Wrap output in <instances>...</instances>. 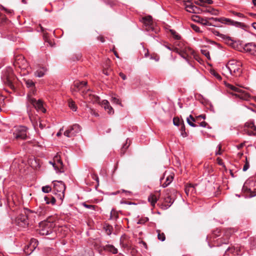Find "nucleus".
<instances>
[{
  "label": "nucleus",
  "mask_w": 256,
  "mask_h": 256,
  "mask_svg": "<svg viewBox=\"0 0 256 256\" xmlns=\"http://www.w3.org/2000/svg\"><path fill=\"white\" fill-rule=\"evenodd\" d=\"M68 106L70 108L71 110L76 112L77 110V106L75 104L74 101H73L72 99H70L68 100Z\"/></svg>",
  "instance_id": "obj_34"
},
{
  "label": "nucleus",
  "mask_w": 256,
  "mask_h": 256,
  "mask_svg": "<svg viewBox=\"0 0 256 256\" xmlns=\"http://www.w3.org/2000/svg\"><path fill=\"white\" fill-rule=\"evenodd\" d=\"M226 43H227L228 44H230V45H231L232 44V40L230 38V37H228V36H225V38H223Z\"/></svg>",
  "instance_id": "obj_51"
},
{
  "label": "nucleus",
  "mask_w": 256,
  "mask_h": 256,
  "mask_svg": "<svg viewBox=\"0 0 256 256\" xmlns=\"http://www.w3.org/2000/svg\"><path fill=\"white\" fill-rule=\"evenodd\" d=\"M201 52L208 59H210V53H209V52L207 50H201Z\"/></svg>",
  "instance_id": "obj_50"
},
{
  "label": "nucleus",
  "mask_w": 256,
  "mask_h": 256,
  "mask_svg": "<svg viewBox=\"0 0 256 256\" xmlns=\"http://www.w3.org/2000/svg\"><path fill=\"white\" fill-rule=\"evenodd\" d=\"M245 160V164H244V166L243 167V171H244V172H246V170H247L249 168V166H250L249 162H248L246 157V160Z\"/></svg>",
  "instance_id": "obj_46"
},
{
  "label": "nucleus",
  "mask_w": 256,
  "mask_h": 256,
  "mask_svg": "<svg viewBox=\"0 0 256 256\" xmlns=\"http://www.w3.org/2000/svg\"><path fill=\"white\" fill-rule=\"evenodd\" d=\"M245 126L247 127V128H245L244 130L248 134H256V126L253 122H247Z\"/></svg>",
  "instance_id": "obj_16"
},
{
  "label": "nucleus",
  "mask_w": 256,
  "mask_h": 256,
  "mask_svg": "<svg viewBox=\"0 0 256 256\" xmlns=\"http://www.w3.org/2000/svg\"><path fill=\"white\" fill-rule=\"evenodd\" d=\"M221 234V230L220 229H216V230H214L212 234L214 236L217 237L220 236Z\"/></svg>",
  "instance_id": "obj_48"
},
{
  "label": "nucleus",
  "mask_w": 256,
  "mask_h": 256,
  "mask_svg": "<svg viewBox=\"0 0 256 256\" xmlns=\"http://www.w3.org/2000/svg\"><path fill=\"white\" fill-rule=\"evenodd\" d=\"M37 246L38 241L36 239H32L30 245L28 246V248H30L31 251H33Z\"/></svg>",
  "instance_id": "obj_32"
},
{
  "label": "nucleus",
  "mask_w": 256,
  "mask_h": 256,
  "mask_svg": "<svg viewBox=\"0 0 256 256\" xmlns=\"http://www.w3.org/2000/svg\"><path fill=\"white\" fill-rule=\"evenodd\" d=\"M84 206L86 208H90V209H92V210H96L97 208H98V206H95V205H91V204H88L86 203H84L83 204Z\"/></svg>",
  "instance_id": "obj_45"
},
{
  "label": "nucleus",
  "mask_w": 256,
  "mask_h": 256,
  "mask_svg": "<svg viewBox=\"0 0 256 256\" xmlns=\"http://www.w3.org/2000/svg\"><path fill=\"white\" fill-rule=\"evenodd\" d=\"M174 52L178 54L184 58L188 60L189 58L194 54V50L189 47L184 46V49L180 50L178 48H174Z\"/></svg>",
  "instance_id": "obj_7"
},
{
  "label": "nucleus",
  "mask_w": 256,
  "mask_h": 256,
  "mask_svg": "<svg viewBox=\"0 0 256 256\" xmlns=\"http://www.w3.org/2000/svg\"><path fill=\"white\" fill-rule=\"evenodd\" d=\"M168 191V190H166V192ZM164 203L166 206L170 207L171 204L174 202V200L171 198V196L170 195L168 192H167L166 194V196L164 198Z\"/></svg>",
  "instance_id": "obj_24"
},
{
  "label": "nucleus",
  "mask_w": 256,
  "mask_h": 256,
  "mask_svg": "<svg viewBox=\"0 0 256 256\" xmlns=\"http://www.w3.org/2000/svg\"><path fill=\"white\" fill-rule=\"evenodd\" d=\"M44 200L46 204H54L56 202L55 198L52 195H48V196H44Z\"/></svg>",
  "instance_id": "obj_29"
},
{
  "label": "nucleus",
  "mask_w": 256,
  "mask_h": 256,
  "mask_svg": "<svg viewBox=\"0 0 256 256\" xmlns=\"http://www.w3.org/2000/svg\"><path fill=\"white\" fill-rule=\"evenodd\" d=\"M174 177L172 176H166V180L164 182H162L164 180V178H160V183L162 184V186L164 188L166 187L168 185H169L172 182V181Z\"/></svg>",
  "instance_id": "obj_22"
},
{
  "label": "nucleus",
  "mask_w": 256,
  "mask_h": 256,
  "mask_svg": "<svg viewBox=\"0 0 256 256\" xmlns=\"http://www.w3.org/2000/svg\"><path fill=\"white\" fill-rule=\"evenodd\" d=\"M242 63L235 60H230L226 66L230 73L236 76H240L242 74Z\"/></svg>",
  "instance_id": "obj_3"
},
{
  "label": "nucleus",
  "mask_w": 256,
  "mask_h": 256,
  "mask_svg": "<svg viewBox=\"0 0 256 256\" xmlns=\"http://www.w3.org/2000/svg\"><path fill=\"white\" fill-rule=\"evenodd\" d=\"M26 84L28 88H32V90H34L35 88V84L31 80H25Z\"/></svg>",
  "instance_id": "obj_35"
},
{
  "label": "nucleus",
  "mask_w": 256,
  "mask_h": 256,
  "mask_svg": "<svg viewBox=\"0 0 256 256\" xmlns=\"http://www.w3.org/2000/svg\"><path fill=\"white\" fill-rule=\"evenodd\" d=\"M14 135L16 139H26L27 137L26 128L23 126H20L16 128L14 132Z\"/></svg>",
  "instance_id": "obj_8"
},
{
  "label": "nucleus",
  "mask_w": 256,
  "mask_h": 256,
  "mask_svg": "<svg viewBox=\"0 0 256 256\" xmlns=\"http://www.w3.org/2000/svg\"><path fill=\"white\" fill-rule=\"evenodd\" d=\"M92 177L93 179L95 180L97 182V183L98 184L99 180L98 175L96 174H93Z\"/></svg>",
  "instance_id": "obj_61"
},
{
  "label": "nucleus",
  "mask_w": 256,
  "mask_h": 256,
  "mask_svg": "<svg viewBox=\"0 0 256 256\" xmlns=\"http://www.w3.org/2000/svg\"><path fill=\"white\" fill-rule=\"evenodd\" d=\"M231 230H227L224 231L223 237L222 238V240H220V242L224 244H227L228 242V239L231 234Z\"/></svg>",
  "instance_id": "obj_23"
},
{
  "label": "nucleus",
  "mask_w": 256,
  "mask_h": 256,
  "mask_svg": "<svg viewBox=\"0 0 256 256\" xmlns=\"http://www.w3.org/2000/svg\"><path fill=\"white\" fill-rule=\"evenodd\" d=\"M52 190L50 186H44L42 187V191L45 193H48Z\"/></svg>",
  "instance_id": "obj_47"
},
{
  "label": "nucleus",
  "mask_w": 256,
  "mask_h": 256,
  "mask_svg": "<svg viewBox=\"0 0 256 256\" xmlns=\"http://www.w3.org/2000/svg\"><path fill=\"white\" fill-rule=\"evenodd\" d=\"M120 244L122 247L128 248H130V244L126 236H122L120 238Z\"/></svg>",
  "instance_id": "obj_28"
},
{
  "label": "nucleus",
  "mask_w": 256,
  "mask_h": 256,
  "mask_svg": "<svg viewBox=\"0 0 256 256\" xmlns=\"http://www.w3.org/2000/svg\"><path fill=\"white\" fill-rule=\"evenodd\" d=\"M103 250L105 251L110 252L114 254L118 253V250L113 245L106 244L103 246Z\"/></svg>",
  "instance_id": "obj_25"
},
{
  "label": "nucleus",
  "mask_w": 256,
  "mask_h": 256,
  "mask_svg": "<svg viewBox=\"0 0 256 256\" xmlns=\"http://www.w3.org/2000/svg\"><path fill=\"white\" fill-rule=\"evenodd\" d=\"M82 96L87 101L91 102H98L100 100V98L96 96L89 94L87 95L86 94L82 92Z\"/></svg>",
  "instance_id": "obj_21"
},
{
  "label": "nucleus",
  "mask_w": 256,
  "mask_h": 256,
  "mask_svg": "<svg viewBox=\"0 0 256 256\" xmlns=\"http://www.w3.org/2000/svg\"><path fill=\"white\" fill-rule=\"evenodd\" d=\"M227 86L230 90L238 92V94H234L236 98L245 100H249L250 96L248 93L230 84H228Z\"/></svg>",
  "instance_id": "obj_6"
},
{
  "label": "nucleus",
  "mask_w": 256,
  "mask_h": 256,
  "mask_svg": "<svg viewBox=\"0 0 256 256\" xmlns=\"http://www.w3.org/2000/svg\"><path fill=\"white\" fill-rule=\"evenodd\" d=\"M192 20L197 22L200 23L201 24L204 26H216L215 24H214L210 22L207 20L204 19L198 16H193L192 17Z\"/></svg>",
  "instance_id": "obj_20"
},
{
  "label": "nucleus",
  "mask_w": 256,
  "mask_h": 256,
  "mask_svg": "<svg viewBox=\"0 0 256 256\" xmlns=\"http://www.w3.org/2000/svg\"><path fill=\"white\" fill-rule=\"evenodd\" d=\"M88 82L86 81L80 82L76 80L74 82L73 84L71 86V91L73 92H78L82 90V88L86 86Z\"/></svg>",
  "instance_id": "obj_14"
},
{
  "label": "nucleus",
  "mask_w": 256,
  "mask_h": 256,
  "mask_svg": "<svg viewBox=\"0 0 256 256\" xmlns=\"http://www.w3.org/2000/svg\"><path fill=\"white\" fill-rule=\"evenodd\" d=\"M212 74H213L214 76H216L217 78L220 80L221 76L215 71L213 70L211 72Z\"/></svg>",
  "instance_id": "obj_57"
},
{
  "label": "nucleus",
  "mask_w": 256,
  "mask_h": 256,
  "mask_svg": "<svg viewBox=\"0 0 256 256\" xmlns=\"http://www.w3.org/2000/svg\"><path fill=\"white\" fill-rule=\"evenodd\" d=\"M46 70H47L46 68H41L36 70V72H35V76L39 78L42 77L44 76V73Z\"/></svg>",
  "instance_id": "obj_30"
},
{
  "label": "nucleus",
  "mask_w": 256,
  "mask_h": 256,
  "mask_svg": "<svg viewBox=\"0 0 256 256\" xmlns=\"http://www.w3.org/2000/svg\"><path fill=\"white\" fill-rule=\"evenodd\" d=\"M186 121H187V122L188 123V124L192 126L196 127V126H198V122H193L192 120L190 118V116L187 118Z\"/></svg>",
  "instance_id": "obj_42"
},
{
  "label": "nucleus",
  "mask_w": 256,
  "mask_h": 256,
  "mask_svg": "<svg viewBox=\"0 0 256 256\" xmlns=\"http://www.w3.org/2000/svg\"><path fill=\"white\" fill-rule=\"evenodd\" d=\"M184 3L186 11L192 13H196L198 8L193 5L190 0H182Z\"/></svg>",
  "instance_id": "obj_15"
},
{
  "label": "nucleus",
  "mask_w": 256,
  "mask_h": 256,
  "mask_svg": "<svg viewBox=\"0 0 256 256\" xmlns=\"http://www.w3.org/2000/svg\"><path fill=\"white\" fill-rule=\"evenodd\" d=\"M190 118H191L192 120L195 122H198V125L202 127H206L208 124L206 122H200V120L202 118L205 119L206 118V115L205 114H201L198 116H196L195 118L192 116L190 115Z\"/></svg>",
  "instance_id": "obj_18"
},
{
  "label": "nucleus",
  "mask_w": 256,
  "mask_h": 256,
  "mask_svg": "<svg viewBox=\"0 0 256 256\" xmlns=\"http://www.w3.org/2000/svg\"><path fill=\"white\" fill-rule=\"evenodd\" d=\"M27 107H28V112L30 119L31 120L32 122V123L34 127H36V126L38 125L37 122H34L35 120V119H36V117H34V116H32V114H30V112L28 111L29 110V106L28 105Z\"/></svg>",
  "instance_id": "obj_36"
},
{
  "label": "nucleus",
  "mask_w": 256,
  "mask_h": 256,
  "mask_svg": "<svg viewBox=\"0 0 256 256\" xmlns=\"http://www.w3.org/2000/svg\"><path fill=\"white\" fill-rule=\"evenodd\" d=\"M28 102L37 110L42 111V112H46V110L43 107L42 102L40 100L37 101L35 98H29Z\"/></svg>",
  "instance_id": "obj_12"
},
{
  "label": "nucleus",
  "mask_w": 256,
  "mask_h": 256,
  "mask_svg": "<svg viewBox=\"0 0 256 256\" xmlns=\"http://www.w3.org/2000/svg\"><path fill=\"white\" fill-rule=\"evenodd\" d=\"M130 144L127 145V142L124 144L122 147V148L120 150V154L122 155H124L126 152V150L128 148Z\"/></svg>",
  "instance_id": "obj_44"
},
{
  "label": "nucleus",
  "mask_w": 256,
  "mask_h": 256,
  "mask_svg": "<svg viewBox=\"0 0 256 256\" xmlns=\"http://www.w3.org/2000/svg\"><path fill=\"white\" fill-rule=\"evenodd\" d=\"M195 190L194 186L192 184H187L185 188V192L187 195L190 192H193Z\"/></svg>",
  "instance_id": "obj_33"
},
{
  "label": "nucleus",
  "mask_w": 256,
  "mask_h": 256,
  "mask_svg": "<svg viewBox=\"0 0 256 256\" xmlns=\"http://www.w3.org/2000/svg\"><path fill=\"white\" fill-rule=\"evenodd\" d=\"M190 26L193 29V30H194L196 32H200V29L197 26H196L194 24H191Z\"/></svg>",
  "instance_id": "obj_55"
},
{
  "label": "nucleus",
  "mask_w": 256,
  "mask_h": 256,
  "mask_svg": "<svg viewBox=\"0 0 256 256\" xmlns=\"http://www.w3.org/2000/svg\"><path fill=\"white\" fill-rule=\"evenodd\" d=\"M174 46V47H177L180 50L184 49L185 46L184 43L181 41L175 42Z\"/></svg>",
  "instance_id": "obj_37"
},
{
  "label": "nucleus",
  "mask_w": 256,
  "mask_h": 256,
  "mask_svg": "<svg viewBox=\"0 0 256 256\" xmlns=\"http://www.w3.org/2000/svg\"><path fill=\"white\" fill-rule=\"evenodd\" d=\"M40 29L44 33V38L45 40V42H48L50 46L51 47H54L55 45V43L52 42L51 40H49L47 36L48 33L44 32V29L42 26H40Z\"/></svg>",
  "instance_id": "obj_27"
},
{
  "label": "nucleus",
  "mask_w": 256,
  "mask_h": 256,
  "mask_svg": "<svg viewBox=\"0 0 256 256\" xmlns=\"http://www.w3.org/2000/svg\"><path fill=\"white\" fill-rule=\"evenodd\" d=\"M150 58L154 60L155 61L158 62L159 60V56L157 55L153 54L151 55Z\"/></svg>",
  "instance_id": "obj_58"
},
{
  "label": "nucleus",
  "mask_w": 256,
  "mask_h": 256,
  "mask_svg": "<svg viewBox=\"0 0 256 256\" xmlns=\"http://www.w3.org/2000/svg\"><path fill=\"white\" fill-rule=\"evenodd\" d=\"M106 110H107L109 114H114V110L112 108L110 105H109L106 108Z\"/></svg>",
  "instance_id": "obj_56"
},
{
  "label": "nucleus",
  "mask_w": 256,
  "mask_h": 256,
  "mask_svg": "<svg viewBox=\"0 0 256 256\" xmlns=\"http://www.w3.org/2000/svg\"><path fill=\"white\" fill-rule=\"evenodd\" d=\"M180 130H181V135L183 137H186L188 136L187 133L186 132L185 126L184 124L183 120H182V122L181 128H180Z\"/></svg>",
  "instance_id": "obj_40"
},
{
  "label": "nucleus",
  "mask_w": 256,
  "mask_h": 256,
  "mask_svg": "<svg viewBox=\"0 0 256 256\" xmlns=\"http://www.w3.org/2000/svg\"><path fill=\"white\" fill-rule=\"evenodd\" d=\"M17 80L11 68H8L4 75V81L6 84L12 90L14 89V84Z\"/></svg>",
  "instance_id": "obj_4"
},
{
  "label": "nucleus",
  "mask_w": 256,
  "mask_h": 256,
  "mask_svg": "<svg viewBox=\"0 0 256 256\" xmlns=\"http://www.w3.org/2000/svg\"><path fill=\"white\" fill-rule=\"evenodd\" d=\"M14 65L16 66H18L20 68L24 69L26 68L28 64L26 60L22 56H16L14 62Z\"/></svg>",
  "instance_id": "obj_13"
},
{
  "label": "nucleus",
  "mask_w": 256,
  "mask_h": 256,
  "mask_svg": "<svg viewBox=\"0 0 256 256\" xmlns=\"http://www.w3.org/2000/svg\"><path fill=\"white\" fill-rule=\"evenodd\" d=\"M54 163L52 164L55 169L58 170L60 172H64L63 164L58 156H56L54 158Z\"/></svg>",
  "instance_id": "obj_17"
},
{
  "label": "nucleus",
  "mask_w": 256,
  "mask_h": 256,
  "mask_svg": "<svg viewBox=\"0 0 256 256\" xmlns=\"http://www.w3.org/2000/svg\"><path fill=\"white\" fill-rule=\"evenodd\" d=\"M246 184H245L242 189V191L246 194V196L252 198L256 196V188H254L252 190L250 188H248Z\"/></svg>",
  "instance_id": "obj_19"
},
{
  "label": "nucleus",
  "mask_w": 256,
  "mask_h": 256,
  "mask_svg": "<svg viewBox=\"0 0 256 256\" xmlns=\"http://www.w3.org/2000/svg\"><path fill=\"white\" fill-rule=\"evenodd\" d=\"M112 102L114 103L118 104L122 106V104L119 100V99L117 98L116 97H112Z\"/></svg>",
  "instance_id": "obj_52"
},
{
  "label": "nucleus",
  "mask_w": 256,
  "mask_h": 256,
  "mask_svg": "<svg viewBox=\"0 0 256 256\" xmlns=\"http://www.w3.org/2000/svg\"><path fill=\"white\" fill-rule=\"evenodd\" d=\"M97 40H100L102 42H105L104 38L102 36H100L97 37Z\"/></svg>",
  "instance_id": "obj_62"
},
{
  "label": "nucleus",
  "mask_w": 256,
  "mask_h": 256,
  "mask_svg": "<svg viewBox=\"0 0 256 256\" xmlns=\"http://www.w3.org/2000/svg\"><path fill=\"white\" fill-rule=\"evenodd\" d=\"M120 76L122 78L123 80H126V76L122 72H120L119 74Z\"/></svg>",
  "instance_id": "obj_63"
},
{
  "label": "nucleus",
  "mask_w": 256,
  "mask_h": 256,
  "mask_svg": "<svg viewBox=\"0 0 256 256\" xmlns=\"http://www.w3.org/2000/svg\"><path fill=\"white\" fill-rule=\"evenodd\" d=\"M81 130V128L78 124H74L64 132V135L67 137L74 136Z\"/></svg>",
  "instance_id": "obj_9"
},
{
  "label": "nucleus",
  "mask_w": 256,
  "mask_h": 256,
  "mask_svg": "<svg viewBox=\"0 0 256 256\" xmlns=\"http://www.w3.org/2000/svg\"><path fill=\"white\" fill-rule=\"evenodd\" d=\"M55 218L52 216L48 217L46 220L40 222L39 224V233L41 235H48L52 232L53 228L55 226L54 222Z\"/></svg>",
  "instance_id": "obj_2"
},
{
  "label": "nucleus",
  "mask_w": 256,
  "mask_h": 256,
  "mask_svg": "<svg viewBox=\"0 0 256 256\" xmlns=\"http://www.w3.org/2000/svg\"><path fill=\"white\" fill-rule=\"evenodd\" d=\"M102 105L104 106L105 110L110 105L109 102L107 100H103L102 102Z\"/></svg>",
  "instance_id": "obj_53"
},
{
  "label": "nucleus",
  "mask_w": 256,
  "mask_h": 256,
  "mask_svg": "<svg viewBox=\"0 0 256 256\" xmlns=\"http://www.w3.org/2000/svg\"><path fill=\"white\" fill-rule=\"evenodd\" d=\"M148 220V218H146L145 219L140 220H138V224H142L145 223Z\"/></svg>",
  "instance_id": "obj_60"
},
{
  "label": "nucleus",
  "mask_w": 256,
  "mask_h": 256,
  "mask_svg": "<svg viewBox=\"0 0 256 256\" xmlns=\"http://www.w3.org/2000/svg\"><path fill=\"white\" fill-rule=\"evenodd\" d=\"M32 212L24 208L16 218L14 223L21 228H26L30 224V219Z\"/></svg>",
  "instance_id": "obj_1"
},
{
  "label": "nucleus",
  "mask_w": 256,
  "mask_h": 256,
  "mask_svg": "<svg viewBox=\"0 0 256 256\" xmlns=\"http://www.w3.org/2000/svg\"><path fill=\"white\" fill-rule=\"evenodd\" d=\"M210 20H213L216 22H220L222 23L227 24L230 25L235 26H241L242 25V24L238 22H234L230 19L226 18H208Z\"/></svg>",
  "instance_id": "obj_11"
},
{
  "label": "nucleus",
  "mask_w": 256,
  "mask_h": 256,
  "mask_svg": "<svg viewBox=\"0 0 256 256\" xmlns=\"http://www.w3.org/2000/svg\"><path fill=\"white\" fill-rule=\"evenodd\" d=\"M8 21V20L6 16L2 14H0V26L6 24Z\"/></svg>",
  "instance_id": "obj_38"
},
{
  "label": "nucleus",
  "mask_w": 256,
  "mask_h": 256,
  "mask_svg": "<svg viewBox=\"0 0 256 256\" xmlns=\"http://www.w3.org/2000/svg\"><path fill=\"white\" fill-rule=\"evenodd\" d=\"M256 48V44L254 43H248L245 44L244 48V50L250 52L251 54H254V50Z\"/></svg>",
  "instance_id": "obj_26"
},
{
  "label": "nucleus",
  "mask_w": 256,
  "mask_h": 256,
  "mask_svg": "<svg viewBox=\"0 0 256 256\" xmlns=\"http://www.w3.org/2000/svg\"><path fill=\"white\" fill-rule=\"evenodd\" d=\"M212 32L215 35L219 36L222 38H225V36L222 34H220L218 31L213 30Z\"/></svg>",
  "instance_id": "obj_49"
},
{
  "label": "nucleus",
  "mask_w": 256,
  "mask_h": 256,
  "mask_svg": "<svg viewBox=\"0 0 256 256\" xmlns=\"http://www.w3.org/2000/svg\"><path fill=\"white\" fill-rule=\"evenodd\" d=\"M173 122L174 125L178 126L180 123L179 118L178 117H174L173 119Z\"/></svg>",
  "instance_id": "obj_54"
},
{
  "label": "nucleus",
  "mask_w": 256,
  "mask_h": 256,
  "mask_svg": "<svg viewBox=\"0 0 256 256\" xmlns=\"http://www.w3.org/2000/svg\"><path fill=\"white\" fill-rule=\"evenodd\" d=\"M54 184V190L56 194L58 192V196L60 200L64 198V192L66 190V186L62 181L54 180L52 182Z\"/></svg>",
  "instance_id": "obj_5"
},
{
  "label": "nucleus",
  "mask_w": 256,
  "mask_h": 256,
  "mask_svg": "<svg viewBox=\"0 0 256 256\" xmlns=\"http://www.w3.org/2000/svg\"><path fill=\"white\" fill-rule=\"evenodd\" d=\"M170 32L175 39L178 40L180 39V38H181L180 36L178 33H176V32L174 31V30H170Z\"/></svg>",
  "instance_id": "obj_43"
},
{
  "label": "nucleus",
  "mask_w": 256,
  "mask_h": 256,
  "mask_svg": "<svg viewBox=\"0 0 256 256\" xmlns=\"http://www.w3.org/2000/svg\"><path fill=\"white\" fill-rule=\"evenodd\" d=\"M206 12H208L211 14H212L215 15V16L218 15V11L216 10H215V9H214L213 8H207L206 10Z\"/></svg>",
  "instance_id": "obj_41"
},
{
  "label": "nucleus",
  "mask_w": 256,
  "mask_h": 256,
  "mask_svg": "<svg viewBox=\"0 0 256 256\" xmlns=\"http://www.w3.org/2000/svg\"><path fill=\"white\" fill-rule=\"evenodd\" d=\"M112 228L110 226H108L106 228V232L108 234L110 235L112 233Z\"/></svg>",
  "instance_id": "obj_59"
},
{
  "label": "nucleus",
  "mask_w": 256,
  "mask_h": 256,
  "mask_svg": "<svg viewBox=\"0 0 256 256\" xmlns=\"http://www.w3.org/2000/svg\"><path fill=\"white\" fill-rule=\"evenodd\" d=\"M216 160L218 162V163L219 165H220V166H223L224 165V163L222 162V160L220 158H218L217 159H216Z\"/></svg>",
  "instance_id": "obj_64"
},
{
  "label": "nucleus",
  "mask_w": 256,
  "mask_h": 256,
  "mask_svg": "<svg viewBox=\"0 0 256 256\" xmlns=\"http://www.w3.org/2000/svg\"><path fill=\"white\" fill-rule=\"evenodd\" d=\"M158 238L159 240L164 241L166 240L165 234L163 232H160V230H157Z\"/></svg>",
  "instance_id": "obj_39"
},
{
  "label": "nucleus",
  "mask_w": 256,
  "mask_h": 256,
  "mask_svg": "<svg viewBox=\"0 0 256 256\" xmlns=\"http://www.w3.org/2000/svg\"><path fill=\"white\" fill-rule=\"evenodd\" d=\"M148 200L150 202L152 206H154L155 204L158 200V198L154 194H150L148 198Z\"/></svg>",
  "instance_id": "obj_31"
},
{
  "label": "nucleus",
  "mask_w": 256,
  "mask_h": 256,
  "mask_svg": "<svg viewBox=\"0 0 256 256\" xmlns=\"http://www.w3.org/2000/svg\"><path fill=\"white\" fill-rule=\"evenodd\" d=\"M142 22L145 26V29L147 31L154 30V23L152 16H147L142 18Z\"/></svg>",
  "instance_id": "obj_10"
}]
</instances>
